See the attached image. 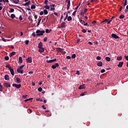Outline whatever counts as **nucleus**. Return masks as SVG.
Masks as SVG:
<instances>
[{
	"instance_id": "f257e3e1",
	"label": "nucleus",
	"mask_w": 128,
	"mask_h": 128,
	"mask_svg": "<svg viewBox=\"0 0 128 128\" xmlns=\"http://www.w3.org/2000/svg\"><path fill=\"white\" fill-rule=\"evenodd\" d=\"M36 36H42L44 35V34H45V30H38L36 32Z\"/></svg>"
},
{
	"instance_id": "f03ea898",
	"label": "nucleus",
	"mask_w": 128,
	"mask_h": 128,
	"mask_svg": "<svg viewBox=\"0 0 128 128\" xmlns=\"http://www.w3.org/2000/svg\"><path fill=\"white\" fill-rule=\"evenodd\" d=\"M112 21V20H109L108 19H106L104 20L102 22H101V24H110V22Z\"/></svg>"
},
{
	"instance_id": "7ed1b4c3",
	"label": "nucleus",
	"mask_w": 128,
	"mask_h": 128,
	"mask_svg": "<svg viewBox=\"0 0 128 128\" xmlns=\"http://www.w3.org/2000/svg\"><path fill=\"white\" fill-rule=\"evenodd\" d=\"M12 86L13 87H15L16 88L18 89L20 88L22 86L21 84H13Z\"/></svg>"
},
{
	"instance_id": "20e7f679",
	"label": "nucleus",
	"mask_w": 128,
	"mask_h": 128,
	"mask_svg": "<svg viewBox=\"0 0 128 128\" xmlns=\"http://www.w3.org/2000/svg\"><path fill=\"white\" fill-rule=\"evenodd\" d=\"M112 37L114 38V39H118L120 38V37L118 36V35H116L115 34H112Z\"/></svg>"
},
{
	"instance_id": "39448f33",
	"label": "nucleus",
	"mask_w": 128,
	"mask_h": 128,
	"mask_svg": "<svg viewBox=\"0 0 128 128\" xmlns=\"http://www.w3.org/2000/svg\"><path fill=\"white\" fill-rule=\"evenodd\" d=\"M66 23L65 22H62L60 24V26L59 27L60 28H66Z\"/></svg>"
},
{
	"instance_id": "423d86ee",
	"label": "nucleus",
	"mask_w": 128,
	"mask_h": 128,
	"mask_svg": "<svg viewBox=\"0 0 128 128\" xmlns=\"http://www.w3.org/2000/svg\"><path fill=\"white\" fill-rule=\"evenodd\" d=\"M4 86L6 88H10V83H7V82L4 83Z\"/></svg>"
},
{
	"instance_id": "0eeeda50",
	"label": "nucleus",
	"mask_w": 128,
	"mask_h": 128,
	"mask_svg": "<svg viewBox=\"0 0 128 128\" xmlns=\"http://www.w3.org/2000/svg\"><path fill=\"white\" fill-rule=\"evenodd\" d=\"M59 64L58 63H56L55 65H52V69H56V67H58L59 66Z\"/></svg>"
},
{
	"instance_id": "6e6552de",
	"label": "nucleus",
	"mask_w": 128,
	"mask_h": 128,
	"mask_svg": "<svg viewBox=\"0 0 128 128\" xmlns=\"http://www.w3.org/2000/svg\"><path fill=\"white\" fill-rule=\"evenodd\" d=\"M26 62L28 63H29V64L32 63V57H28V58H27Z\"/></svg>"
},
{
	"instance_id": "1a4fd4ad",
	"label": "nucleus",
	"mask_w": 128,
	"mask_h": 128,
	"mask_svg": "<svg viewBox=\"0 0 128 128\" xmlns=\"http://www.w3.org/2000/svg\"><path fill=\"white\" fill-rule=\"evenodd\" d=\"M56 61V59H53L52 60H47V63L50 64V63H52L53 62H55Z\"/></svg>"
},
{
	"instance_id": "9d476101",
	"label": "nucleus",
	"mask_w": 128,
	"mask_h": 128,
	"mask_svg": "<svg viewBox=\"0 0 128 128\" xmlns=\"http://www.w3.org/2000/svg\"><path fill=\"white\" fill-rule=\"evenodd\" d=\"M4 78L6 80H10V76L8 74H6L5 76H4Z\"/></svg>"
},
{
	"instance_id": "9b49d317",
	"label": "nucleus",
	"mask_w": 128,
	"mask_h": 128,
	"mask_svg": "<svg viewBox=\"0 0 128 128\" xmlns=\"http://www.w3.org/2000/svg\"><path fill=\"white\" fill-rule=\"evenodd\" d=\"M44 51H45V50H44V48H40V50H38V52H41V53L44 52Z\"/></svg>"
},
{
	"instance_id": "f8f14e48",
	"label": "nucleus",
	"mask_w": 128,
	"mask_h": 128,
	"mask_svg": "<svg viewBox=\"0 0 128 128\" xmlns=\"http://www.w3.org/2000/svg\"><path fill=\"white\" fill-rule=\"evenodd\" d=\"M86 87H84V84L80 85V87H78V90L85 89Z\"/></svg>"
},
{
	"instance_id": "ddd939ff",
	"label": "nucleus",
	"mask_w": 128,
	"mask_h": 128,
	"mask_svg": "<svg viewBox=\"0 0 128 128\" xmlns=\"http://www.w3.org/2000/svg\"><path fill=\"white\" fill-rule=\"evenodd\" d=\"M17 72H18L19 74H23V70H22L21 69L18 68L17 69Z\"/></svg>"
},
{
	"instance_id": "4468645a",
	"label": "nucleus",
	"mask_w": 128,
	"mask_h": 128,
	"mask_svg": "<svg viewBox=\"0 0 128 128\" xmlns=\"http://www.w3.org/2000/svg\"><path fill=\"white\" fill-rule=\"evenodd\" d=\"M16 54V52H12L10 54V57H12V56H15Z\"/></svg>"
},
{
	"instance_id": "2eb2a0df",
	"label": "nucleus",
	"mask_w": 128,
	"mask_h": 128,
	"mask_svg": "<svg viewBox=\"0 0 128 128\" xmlns=\"http://www.w3.org/2000/svg\"><path fill=\"white\" fill-rule=\"evenodd\" d=\"M10 72L11 74H12V76H14V69H12V68H10Z\"/></svg>"
},
{
	"instance_id": "dca6fc26",
	"label": "nucleus",
	"mask_w": 128,
	"mask_h": 128,
	"mask_svg": "<svg viewBox=\"0 0 128 128\" xmlns=\"http://www.w3.org/2000/svg\"><path fill=\"white\" fill-rule=\"evenodd\" d=\"M96 65L99 67H102V62H100L96 64Z\"/></svg>"
},
{
	"instance_id": "f3484780",
	"label": "nucleus",
	"mask_w": 128,
	"mask_h": 128,
	"mask_svg": "<svg viewBox=\"0 0 128 128\" xmlns=\"http://www.w3.org/2000/svg\"><path fill=\"white\" fill-rule=\"evenodd\" d=\"M123 64H124L123 62H120L119 64L118 65V68H122Z\"/></svg>"
},
{
	"instance_id": "a211bd4d",
	"label": "nucleus",
	"mask_w": 128,
	"mask_h": 128,
	"mask_svg": "<svg viewBox=\"0 0 128 128\" xmlns=\"http://www.w3.org/2000/svg\"><path fill=\"white\" fill-rule=\"evenodd\" d=\"M16 80L17 83H20V82H21L20 78H16Z\"/></svg>"
},
{
	"instance_id": "6ab92c4d",
	"label": "nucleus",
	"mask_w": 128,
	"mask_h": 128,
	"mask_svg": "<svg viewBox=\"0 0 128 128\" xmlns=\"http://www.w3.org/2000/svg\"><path fill=\"white\" fill-rule=\"evenodd\" d=\"M30 2L28 1V2H26L24 3V4H24V6H30Z\"/></svg>"
},
{
	"instance_id": "aec40b11",
	"label": "nucleus",
	"mask_w": 128,
	"mask_h": 128,
	"mask_svg": "<svg viewBox=\"0 0 128 128\" xmlns=\"http://www.w3.org/2000/svg\"><path fill=\"white\" fill-rule=\"evenodd\" d=\"M105 59L106 61H107L108 62H110V60H111V58L110 57H106Z\"/></svg>"
},
{
	"instance_id": "412c9836",
	"label": "nucleus",
	"mask_w": 128,
	"mask_h": 128,
	"mask_svg": "<svg viewBox=\"0 0 128 128\" xmlns=\"http://www.w3.org/2000/svg\"><path fill=\"white\" fill-rule=\"evenodd\" d=\"M52 30H48V29H46V30L44 31L45 32L46 34H49L50 32Z\"/></svg>"
},
{
	"instance_id": "4be33fe9",
	"label": "nucleus",
	"mask_w": 128,
	"mask_h": 128,
	"mask_svg": "<svg viewBox=\"0 0 128 128\" xmlns=\"http://www.w3.org/2000/svg\"><path fill=\"white\" fill-rule=\"evenodd\" d=\"M42 46H43V45H42V42H40L39 43V44H38V48H42Z\"/></svg>"
},
{
	"instance_id": "5701e85b",
	"label": "nucleus",
	"mask_w": 128,
	"mask_h": 128,
	"mask_svg": "<svg viewBox=\"0 0 128 128\" xmlns=\"http://www.w3.org/2000/svg\"><path fill=\"white\" fill-rule=\"evenodd\" d=\"M56 51L60 52H62L61 48H56Z\"/></svg>"
},
{
	"instance_id": "b1692460",
	"label": "nucleus",
	"mask_w": 128,
	"mask_h": 128,
	"mask_svg": "<svg viewBox=\"0 0 128 128\" xmlns=\"http://www.w3.org/2000/svg\"><path fill=\"white\" fill-rule=\"evenodd\" d=\"M18 60H19V62L20 64H22V58L21 56L19 57Z\"/></svg>"
},
{
	"instance_id": "393cba45",
	"label": "nucleus",
	"mask_w": 128,
	"mask_h": 128,
	"mask_svg": "<svg viewBox=\"0 0 128 128\" xmlns=\"http://www.w3.org/2000/svg\"><path fill=\"white\" fill-rule=\"evenodd\" d=\"M72 20V18L70 16H68V22H70Z\"/></svg>"
},
{
	"instance_id": "a878e982",
	"label": "nucleus",
	"mask_w": 128,
	"mask_h": 128,
	"mask_svg": "<svg viewBox=\"0 0 128 128\" xmlns=\"http://www.w3.org/2000/svg\"><path fill=\"white\" fill-rule=\"evenodd\" d=\"M31 10H34L36 8V6L35 5H32L30 7Z\"/></svg>"
},
{
	"instance_id": "bb28decb",
	"label": "nucleus",
	"mask_w": 128,
	"mask_h": 128,
	"mask_svg": "<svg viewBox=\"0 0 128 128\" xmlns=\"http://www.w3.org/2000/svg\"><path fill=\"white\" fill-rule=\"evenodd\" d=\"M10 18H12V19H14V18H16V15L12 14L10 15Z\"/></svg>"
},
{
	"instance_id": "cd10ccee",
	"label": "nucleus",
	"mask_w": 128,
	"mask_h": 128,
	"mask_svg": "<svg viewBox=\"0 0 128 128\" xmlns=\"http://www.w3.org/2000/svg\"><path fill=\"white\" fill-rule=\"evenodd\" d=\"M44 14H48V11L46 10H44Z\"/></svg>"
},
{
	"instance_id": "c85d7f7f",
	"label": "nucleus",
	"mask_w": 128,
	"mask_h": 128,
	"mask_svg": "<svg viewBox=\"0 0 128 128\" xmlns=\"http://www.w3.org/2000/svg\"><path fill=\"white\" fill-rule=\"evenodd\" d=\"M122 59V57L121 56L117 57V60H118V61H120Z\"/></svg>"
},
{
	"instance_id": "c756f323",
	"label": "nucleus",
	"mask_w": 128,
	"mask_h": 128,
	"mask_svg": "<svg viewBox=\"0 0 128 128\" xmlns=\"http://www.w3.org/2000/svg\"><path fill=\"white\" fill-rule=\"evenodd\" d=\"M12 2H14L16 4H17L19 2V0H12Z\"/></svg>"
},
{
	"instance_id": "7c9ffc66",
	"label": "nucleus",
	"mask_w": 128,
	"mask_h": 128,
	"mask_svg": "<svg viewBox=\"0 0 128 128\" xmlns=\"http://www.w3.org/2000/svg\"><path fill=\"white\" fill-rule=\"evenodd\" d=\"M44 8L46 10H50V6H48V5H46V6H44Z\"/></svg>"
},
{
	"instance_id": "2f4dec72",
	"label": "nucleus",
	"mask_w": 128,
	"mask_h": 128,
	"mask_svg": "<svg viewBox=\"0 0 128 128\" xmlns=\"http://www.w3.org/2000/svg\"><path fill=\"white\" fill-rule=\"evenodd\" d=\"M124 18V15L122 14L120 16H119V18L122 19Z\"/></svg>"
},
{
	"instance_id": "473e14b6",
	"label": "nucleus",
	"mask_w": 128,
	"mask_h": 128,
	"mask_svg": "<svg viewBox=\"0 0 128 128\" xmlns=\"http://www.w3.org/2000/svg\"><path fill=\"white\" fill-rule=\"evenodd\" d=\"M80 22L81 24H85V23H86V22H85L84 20H81V19L80 20Z\"/></svg>"
},
{
	"instance_id": "72a5a7b5",
	"label": "nucleus",
	"mask_w": 128,
	"mask_h": 128,
	"mask_svg": "<svg viewBox=\"0 0 128 128\" xmlns=\"http://www.w3.org/2000/svg\"><path fill=\"white\" fill-rule=\"evenodd\" d=\"M76 56V54H72V58H75Z\"/></svg>"
},
{
	"instance_id": "f704fd0d",
	"label": "nucleus",
	"mask_w": 128,
	"mask_h": 128,
	"mask_svg": "<svg viewBox=\"0 0 128 128\" xmlns=\"http://www.w3.org/2000/svg\"><path fill=\"white\" fill-rule=\"evenodd\" d=\"M41 20H42V18H40V20H38V24H37V26H38L39 25H40V24Z\"/></svg>"
},
{
	"instance_id": "c9c22d12",
	"label": "nucleus",
	"mask_w": 128,
	"mask_h": 128,
	"mask_svg": "<svg viewBox=\"0 0 128 128\" xmlns=\"http://www.w3.org/2000/svg\"><path fill=\"white\" fill-rule=\"evenodd\" d=\"M4 59H5L6 60H9V56H6L4 58Z\"/></svg>"
},
{
	"instance_id": "e433bc0d",
	"label": "nucleus",
	"mask_w": 128,
	"mask_h": 128,
	"mask_svg": "<svg viewBox=\"0 0 128 128\" xmlns=\"http://www.w3.org/2000/svg\"><path fill=\"white\" fill-rule=\"evenodd\" d=\"M6 68H8V69H10V70L12 68V66H10L9 65H6Z\"/></svg>"
},
{
	"instance_id": "4c0bfd02",
	"label": "nucleus",
	"mask_w": 128,
	"mask_h": 128,
	"mask_svg": "<svg viewBox=\"0 0 128 128\" xmlns=\"http://www.w3.org/2000/svg\"><path fill=\"white\" fill-rule=\"evenodd\" d=\"M96 60H102V58L100 57V56H96Z\"/></svg>"
},
{
	"instance_id": "58836bf2",
	"label": "nucleus",
	"mask_w": 128,
	"mask_h": 128,
	"mask_svg": "<svg viewBox=\"0 0 128 128\" xmlns=\"http://www.w3.org/2000/svg\"><path fill=\"white\" fill-rule=\"evenodd\" d=\"M32 36L34 37H36V36H37L36 34L34 32H32Z\"/></svg>"
},
{
	"instance_id": "ea45409f",
	"label": "nucleus",
	"mask_w": 128,
	"mask_h": 128,
	"mask_svg": "<svg viewBox=\"0 0 128 128\" xmlns=\"http://www.w3.org/2000/svg\"><path fill=\"white\" fill-rule=\"evenodd\" d=\"M28 42H30V41L28 40H26L25 41V43L26 45H28Z\"/></svg>"
},
{
	"instance_id": "a19ab883",
	"label": "nucleus",
	"mask_w": 128,
	"mask_h": 128,
	"mask_svg": "<svg viewBox=\"0 0 128 128\" xmlns=\"http://www.w3.org/2000/svg\"><path fill=\"white\" fill-rule=\"evenodd\" d=\"M127 5V0H125V2H124V6H125Z\"/></svg>"
},
{
	"instance_id": "79ce46f5",
	"label": "nucleus",
	"mask_w": 128,
	"mask_h": 128,
	"mask_svg": "<svg viewBox=\"0 0 128 128\" xmlns=\"http://www.w3.org/2000/svg\"><path fill=\"white\" fill-rule=\"evenodd\" d=\"M38 90L39 92H42V88L41 87H40L39 88H38Z\"/></svg>"
},
{
	"instance_id": "37998d69",
	"label": "nucleus",
	"mask_w": 128,
	"mask_h": 128,
	"mask_svg": "<svg viewBox=\"0 0 128 128\" xmlns=\"http://www.w3.org/2000/svg\"><path fill=\"white\" fill-rule=\"evenodd\" d=\"M19 19L20 21L22 20L23 18H22V15L20 16Z\"/></svg>"
},
{
	"instance_id": "c03bdc74",
	"label": "nucleus",
	"mask_w": 128,
	"mask_h": 128,
	"mask_svg": "<svg viewBox=\"0 0 128 128\" xmlns=\"http://www.w3.org/2000/svg\"><path fill=\"white\" fill-rule=\"evenodd\" d=\"M14 11V8H10V12H12Z\"/></svg>"
},
{
	"instance_id": "a18cd8bd",
	"label": "nucleus",
	"mask_w": 128,
	"mask_h": 128,
	"mask_svg": "<svg viewBox=\"0 0 128 128\" xmlns=\"http://www.w3.org/2000/svg\"><path fill=\"white\" fill-rule=\"evenodd\" d=\"M24 65H23V66H20L19 68L20 70H21V69H22L24 68Z\"/></svg>"
},
{
	"instance_id": "49530a36",
	"label": "nucleus",
	"mask_w": 128,
	"mask_h": 128,
	"mask_svg": "<svg viewBox=\"0 0 128 128\" xmlns=\"http://www.w3.org/2000/svg\"><path fill=\"white\" fill-rule=\"evenodd\" d=\"M3 2L6 3V2H9L8 0H2Z\"/></svg>"
},
{
	"instance_id": "de8ad7c7",
	"label": "nucleus",
	"mask_w": 128,
	"mask_h": 128,
	"mask_svg": "<svg viewBox=\"0 0 128 128\" xmlns=\"http://www.w3.org/2000/svg\"><path fill=\"white\" fill-rule=\"evenodd\" d=\"M86 92H84L81 94H80V96H84L86 95Z\"/></svg>"
},
{
	"instance_id": "09e8293b",
	"label": "nucleus",
	"mask_w": 128,
	"mask_h": 128,
	"mask_svg": "<svg viewBox=\"0 0 128 128\" xmlns=\"http://www.w3.org/2000/svg\"><path fill=\"white\" fill-rule=\"evenodd\" d=\"M46 40H48V38L45 37V38H44V42H46Z\"/></svg>"
},
{
	"instance_id": "8fccbe9b",
	"label": "nucleus",
	"mask_w": 128,
	"mask_h": 128,
	"mask_svg": "<svg viewBox=\"0 0 128 128\" xmlns=\"http://www.w3.org/2000/svg\"><path fill=\"white\" fill-rule=\"evenodd\" d=\"M37 100L40 101V102H43V100H42V99H41L40 98L37 99Z\"/></svg>"
},
{
	"instance_id": "3c124183",
	"label": "nucleus",
	"mask_w": 128,
	"mask_h": 128,
	"mask_svg": "<svg viewBox=\"0 0 128 128\" xmlns=\"http://www.w3.org/2000/svg\"><path fill=\"white\" fill-rule=\"evenodd\" d=\"M28 20H32V16H28Z\"/></svg>"
},
{
	"instance_id": "603ef678",
	"label": "nucleus",
	"mask_w": 128,
	"mask_h": 128,
	"mask_svg": "<svg viewBox=\"0 0 128 128\" xmlns=\"http://www.w3.org/2000/svg\"><path fill=\"white\" fill-rule=\"evenodd\" d=\"M77 10L74 11L73 13H72V16H74L76 14V13Z\"/></svg>"
},
{
	"instance_id": "864d4df0",
	"label": "nucleus",
	"mask_w": 128,
	"mask_h": 128,
	"mask_svg": "<svg viewBox=\"0 0 128 128\" xmlns=\"http://www.w3.org/2000/svg\"><path fill=\"white\" fill-rule=\"evenodd\" d=\"M124 58H125L126 60H128V56H124Z\"/></svg>"
},
{
	"instance_id": "5fc2aeb1",
	"label": "nucleus",
	"mask_w": 128,
	"mask_h": 128,
	"mask_svg": "<svg viewBox=\"0 0 128 128\" xmlns=\"http://www.w3.org/2000/svg\"><path fill=\"white\" fill-rule=\"evenodd\" d=\"M30 100H31L30 98L26 99V100H24V102H28V101H30Z\"/></svg>"
},
{
	"instance_id": "6e6d98bb",
	"label": "nucleus",
	"mask_w": 128,
	"mask_h": 128,
	"mask_svg": "<svg viewBox=\"0 0 128 128\" xmlns=\"http://www.w3.org/2000/svg\"><path fill=\"white\" fill-rule=\"evenodd\" d=\"M28 74H34V72H32V71L29 72Z\"/></svg>"
},
{
	"instance_id": "4d7b16f0",
	"label": "nucleus",
	"mask_w": 128,
	"mask_h": 128,
	"mask_svg": "<svg viewBox=\"0 0 128 128\" xmlns=\"http://www.w3.org/2000/svg\"><path fill=\"white\" fill-rule=\"evenodd\" d=\"M82 32L84 34L86 32V30L84 29H83Z\"/></svg>"
},
{
	"instance_id": "13d9d810",
	"label": "nucleus",
	"mask_w": 128,
	"mask_h": 128,
	"mask_svg": "<svg viewBox=\"0 0 128 128\" xmlns=\"http://www.w3.org/2000/svg\"><path fill=\"white\" fill-rule=\"evenodd\" d=\"M84 14H86V13H84V12H81L80 16H84Z\"/></svg>"
},
{
	"instance_id": "bf43d9fd",
	"label": "nucleus",
	"mask_w": 128,
	"mask_h": 128,
	"mask_svg": "<svg viewBox=\"0 0 128 128\" xmlns=\"http://www.w3.org/2000/svg\"><path fill=\"white\" fill-rule=\"evenodd\" d=\"M44 13V12L43 11H41V12H40V16L43 15Z\"/></svg>"
},
{
	"instance_id": "052dcab7",
	"label": "nucleus",
	"mask_w": 128,
	"mask_h": 128,
	"mask_svg": "<svg viewBox=\"0 0 128 128\" xmlns=\"http://www.w3.org/2000/svg\"><path fill=\"white\" fill-rule=\"evenodd\" d=\"M0 92H2V86H0Z\"/></svg>"
},
{
	"instance_id": "680f3d73",
	"label": "nucleus",
	"mask_w": 128,
	"mask_h": 128,
	"mask_svg": "<svg viewBox=\"0 0 128 128\" xmlns=\"http://www.w3.org/2000/svg\"><path fill=\"white\" fill-rule=\"evenodd\" d=\"M104 72H105V70L104 69H102V70H100L101 73H104Z\"/></svg>"
},
{
	"instance_id": "e2e57ef3",
	"label": "nucleus",
	"mask_w": 128,
	"mask_h": 128,
	"mask_svg": "<svg viewBox=\"0 0 128 128\" xmlns=\"http://www.w3.org/2000/svg\"><path fill=\"white\" fill-rule=\"evenodd\" d=\"M48 0H45L44 4H48Z\"/></svg>"
},
{
	"instance_id": "0e129e2a",
	"label": "nucleus",
	"mask_w": 128,
	"mask_h": 128,
	"mask_svg": "<svg viewBox=\"0 0 128 128\" xmlns=\"http://www.w3.org/2000/svg\"><path fill=\"white\" fill-rule=\"evenodd\" d=\"M55 10V8H50V10L51 11H54V10Z\"/></svg>"
},
{
	"instance_id": "69168bd1",
	"label": "nucleus",
	"mask_w": 128,
	"mask_h": 128,
	"mask_svg": "<svg viewBox=\"0 0 128 128\" xmlns=\"http://www.w3.org/2000/svg\"><path fill=\"white\" fill-rule=\"evenodd\" d=\"M80 6V4H78V6H76V7L75 8V10H76L78 9V8H79Z\"/></svg>"
},
{
	"instance_id": "338daca9",
	"label": "nucleus",
	"mask_w": 128,
	"mask_h": 128,
	"mask_svg": "<svg viewBox=\"0 0 128 128\" xmlns=\"http://www.w3.org/2000/svg\"><path fill=\"white\" fill-rule=\"evenodd\" d=\"M66 58L68 60H70L71 58V57L70 56H67Z\"/></svg>"
},
{
	"instance_id": "774afa93",
	"label": "nucleus",
	"mask_w": 128,
	"mask_h": 128,
	"mask_svg": "<svg viewBox=\"0 0 128 128\" xmlns=\"http://www.w3.org/2000/svg\"><path fill=\"white\" fill-rule=\"evenodd\" d=\"M97 23V22H96V20H94L93 22H92V24H96Z\"/></svg>"
}]
</instances>
